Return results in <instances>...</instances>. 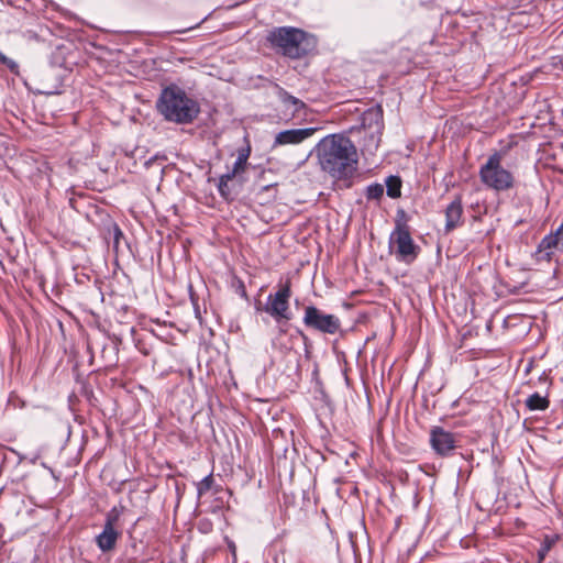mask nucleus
Masks as SVG:
<instances>
[{
	"label": "nucleus",
	"mask_w": 563,
	"mask_h": 563,
	"mask_svg": "<svg viewBox=\"0 0 563 563\" xmlns=\"http://www.w3.org/2000/svg\"><path fill=\"white\" fill-rule=\"evenodd\" d=\"M463 206L461 198H455L445 209V231L450 232L462 223Z\"/></svg>",
	"instance_id": "nucleus-11"
},
{
	"label": "nucleus",
	"mask_w": 563,
	"mask_h": 563,
	"mask_svg": "<svg viewBox=\"0 0 563 563\" xmlns=\"http://www.w3.org/2000/svg\"><path fill=\"white\" fill-rule=\"evenodd\" d=\"M503 155L494 153L479 169L481 181L496 191H506L514 186L512 174L501 166Z\"/></svg>",
	"instance_id": "nucleus-4"
},
{
	"label": "nucleus",
	"mask_w": 563,
	"mask_h": 563,
	"mask_svg": "<svg viewBox=\"0 0 563 563\" xmlns=\"http://www.w3.org/2000/svg\"><path fill=\"white\" fill-rule=\"evenodd\" d=\"M303 323L306 327L322 333L334 334L341 325L340 319L334 314H328L314 306L305 309Z\"/></svg>",
	"instance_id": "nucleus-7"
},
{
	"label": "nucleus",
	"mask_w": 563,
	"mask_h": 563,
	"mask_svg": "<svg viewBox=\"0 0 563 563\" xmlns=\"http://www.w3.org/2000/svg\"><path fill=\"white\" fill-rule=\"evenodd\" d=\"M291 296L290 284L286 283L275 294H269L263 310L276 322L289 321L291 311L289 299Z\"/></svg>",
	"instance_id": "nucleus-6"
},
{
	"label": "nucleus",
	"mask_w": 563,
	"mask_h": 563,
	"mask_svg": "<svg viewBox=\"0 0 563 563\" xmlns=\"http://www.w3.org/2000/svg\"><path fill=\"white\" fill-rule=\"evenodd\" d=\"M562 232H563V223L556 229L554 234H556L559 236Z\"/></svg>",
	"instance_id": "nucleus-23"
},
{
	"label": "nucleus",
	"mask_w": 563,
	"mask_h": 563,
	"mask_svg": "<svg viewBox=\"0 0 563 563\" xmlns=\"http://www.w3.org/2000/svg\"><path fill=\"white\" fill-rule=\"evenodd\" d=\"M320 128L289 129L278 132L273 141L272 148L286 145H298L311 137Z\"/></svg>",
	"instance_id": "nucleus-9"
},
{
	"label": "nucleus",
	"mask_w": 563,
	"mask_h": 563,
	"mask_svg": "<svg viewBox=\"0 0 563 563\" xmlns=\"http://www.w3.org/2000/svg\"><path fill=\"white\" fill-rule=\"evenodd\" d=\"M0 63L4 65L12 74L18 75L19 74V65L15 60L12 58L5 56L3 53L0 52Z\"/></svg>",
	"instance_id": "nucleus-21"
},
{
	"label": "nucleus",
	"mask_w": 563,
	"mask_h": 563,
	"mask_svg": "<svg viewBox=\"0 0 563 563\" xmlns=\"http://www.w3.org/2000/svg\"><path fill=\"white\" fill-rule=\"evenodd\" d=\"M320 168L336 180L352 177L357 169L356 146L344 134H329L316 145Z\"/></svg>",
	"instance_id": "nucleus-1"
},
{
	"label": "nucleus",
	"mask_w": 563,
	"mask_h": 563,
	"mask_svg": "<svg viewBox=\"0 0 563 563\" xmlns=\"http://www.w3.org/2000/svg\"><path fill=\"white\" fill-rule=\"evenodd\" d=\"M562 148H563V142H562Z\"/></svg>",
	"instance_id": "nucleus-24"
},
{
	"label": "nucleus",
	"mask_w": 563,
	"mask_h": 563,
	"mask_svg": "<svg viewBox=\"0 0 563 563\" xmlns=\"http://www.w3.org/2000/svg\"><path fill=\"white\" fill-rule=\"evenodd\" d=\"M550 401L545 396L534 393L530 395L526 400V406L529 410H545L549 408Z\"/></svg>",
	"instance_id": "nucleus-15"
},
{
	"label": "nucleus",
	"mask_w": 563,
	"mask_h": 563,
	"mask_svg": "<svg viewBox=\"0 0 563 563\" xmlns=\"http://www.w3.org/2000/svg\"><path fill=\"white\" fill-rule=\"evenodd\" d=\"M430 443L439 455H446L455 448V438L450 431L434 427L430 431Z\"/></svg>",
	"instance_id": "nucleus-10"
},
{
	"label": "nucleus",
	"mask_w": 563,
	"mask_h": 563,
	"mask_svg": "<svg viewBox=\"0 0 563 563\" xmlns=\"http://www.w3.org/2000/svg\"><path fill=\"white\" fill-rule=\"evenodd\" d=\"M119 520V511L117 508L108 512L104 527L102 531L96 537V543L102 552L112 550L119 538V532L115 529V523Z\"/></svg>",
	"instance_id": "nucleus-8"
},
{
	"label": "nucleus",
	"mask_w": 563,
	"mask_h": 563,
	"mask_svg": "<svg viewBox=\"0 0 563 563\" xmlns=\"http://www.w3.org/2000/svg\"><path fill=\"white\" fill-rule=\"evenodd\" d=\"M384 195V186L382 184H371L366 188V198L369 200H378Z\"/></svg>",
	"instance_id": "nucleus-19"
},
{
	"label": "nucleus",
	"mask_w": 563,
	"mask_h": 563,
	"mask_svg": "<svg viewBox=\"0 0 563 563\" xmlns=\"http://www.w3.org/2000/svg\"><path fill=\"white\" fill-rule=\"evenodd\" d=\"M213 477L211 474L205 476L197 485L198 495L201 496L206 494L212 486Z\"/></svg>",
	"instance_id": "nucleus-20"
},
{
	"label": "nucleus",
	"mask_w": 563,
	"mask_h": 563,
	"mask_svg": "<svg viewBox=\"0 0 563 563\" xmlns=\"http://www.w3.org/2000/svg\"><path fill=\"white\" fill-rule=\"evenodd\" d=\"M250 153L251 148L249 146L239 150L233 167L228 172L231 176L235 177L245 170Z\"/></svg>",
	"instance_id": "nucleus-14"
},
{
	"label": "nucleus",
	"mask_w": 563,
	"mask_h": 563,
	"mask_svg": "<svg viewBox=\"0 0 563 563\" xmlns=\"http://www.w3.org/2000/svg\"><path fill=\"white\" fill-rule=\"evenodd\" d=\"M234 177L231 176L229 173L223 174L220 176L218 181V190L224 199H228L230 197V189H229V181L232 180Z\"/></svg>",
	"instance_id": "nucleus-18"
},
{
	"label": "nucleus",
	"mask_w": 563,
	"mask_h": 563,
	"mask_svg": "<svg viewBox=\"0 0 563 563\" xmlns=\"http://www.w3.org/2000/svg\"><path fill=\"white\" fill-rule=\"evenodd\" d=\"M559 246V236L554 233L545 235L538 245L536 257L538 261L549 262L552 258L553 251Z\"/></svg>",
	"instance_id": "nucleus-12"
},
{
	"label": "nucleus",
	"mask_w": 563,
	"mask_h": 563,
	"mask_svg": "<svg viewBox=\"0 0 563 563\" xmlns=\"http://www.w3.org/2000/svg\"><path fill=\"white\" fill-rule=\"evenodd\" d=\"M552 543H553V541L549 540L548 538L544 540V542L542 543V545L538 552L540 561H542L545 558V555L548 554V552L550 551V549L552 547Z\"/></svg>",
	"instance_id": "nucleus-22"
},
{
	"label": "nucleus",
	"mask_w": 563,
	"mask_h": 563,
	"mask_svg": "<svg viewBox=\"0 0 563 563\" xmlns=\"http://www.w3.org/2000/svg\"><path fill=\"white\" fill-rule=\"evenodd\" d=\"M390 253L398 262L411 264L420 253V246L411 238L406 224L397 223L389 236Z\"/></svg>",
	"instance_id": "nucleus-5"
},
{
	"label": "nucleus",
	"mask_w": 563,
	"mask_h": 563,
	"mask_svg": "<svg viewBox=\"0 0 563 563\" xmlns=\"http://www.w3.org/2000/svg\"><path fill=\"white\" fill-rule=\"evenodd\" d=\"M279 97H280L282 102L286 107H291L292 108V114L299 112L301 109H303L306 107L303 101H301L300 99L289 95L287 91H282L279 93Z\"/></svg>",
	"instance_id": "nucleus-16"
},
{
	"label": "nucleus",
	"mask_w": 563,
	"mask_h": 563,
	"mask_svg": "<svg viewBox=\"0 0 563 563\" xmlns=\"http://www.w3.org/2000/svg\"><path fill=\"white\" fill-rule=\"evenodd\" d=\"M268 40L278 52L290 58H300L314 46L312 37L295 27H277L269 33Z\"/></svg>",
	"instance_id": "nucleus-3"
},
{
	"label": "nucleus",
	"mask_w": 563,
	"mask_h": 563,
	"mask_svg": "<svg viewBox=\"0 0 563 563\" xmlns=\"http://www.w3.org/2000/svg\"><path fill=\"white\" fill-rule=\"evenodd\" d=\"M156 108L166 121L177 124L191 123L200 112L198 102L175 85L162 90Z\"/></svg>",
	"instance_id": "nucleus-2"
},
{
	"label": "nucleus",
	"mask_w": 563,
	"mask_h": 563,
	"mask_svg": "<svg viewBox=\"0 0 563 563\" xmlns=\"http://www.w3.org/2000/svg\"><path fill=\"white\" fill-rule=\"evenodd\" d=\"M387 195L390 198H398L401 195V180L397 176H389L386 179Z\"/></svg>",
	"instance_id": "nucleus-17"
},
{
	"label": "nucleus",
	"mask_w": 563,
	"mask_h": 563,
	"mask_svg": "<svg viewBox=\"0 0 563 563\" xmlns=\"http://www.w3.org/2000/svg\"><path fill=\"white\" fill-rule=\"evenodd\" d=\"M363 126L368 129L371 134H382L383 130V112L380 108L367 110L363 115Z\"/></svg>",
	"instance_id": "nucleus-13"
}]
</instances>
